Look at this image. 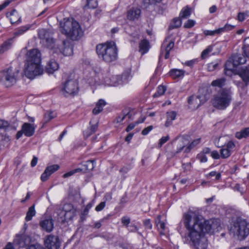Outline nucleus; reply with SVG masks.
Masks as SVG:
<instances>
[{
	"mask_svg": "<svg viewBox=\"0 0 249 249\" xmlns=\"http://www.w3.org/2000/svg\"><path fill=\"white\" fill-rule=\"evenodd\" d=\"M182 221L186 229L183 237L186 241L195 249H207L208 240L205 233L214 232L218 228L214 224L217 220L211 223L198 212L189 210L183 214Z\"/></svg>",
	"mask_w": 249,
	"mask_h": 249,
	"instance_id": "f257e3e1",
	"label": "nucleus"
},
{
	"mask_svg": "<svg viewBox=\"0 0 249 249\" xmlns=\"http://www.w3.org/2000/svg\"><path fill=\"white\" fill-rule=\"evenodd\" d=\"M60 25L62 33L73 40L79 39L83 35L80 24L72 18H64Z\"/></svg>",
	"mask_w": 249,
	"mask_h": 249,
	"instance_id": "f03ea898",
	"label": "nucleus"
},
{
	"mask_svg": "<svg viewBox=\"0 0 249 249\" xmlns=\"http://www.w3.org/2000/svg\"><path fill=\"white\" fill-rule=\"evenodd\" d=\"M96 51L98 57L107 62L114 61L117 58V47L113 41L97 45Z\"/></svg>",
	"mask_w": 249,
	"mask_h": 249,
	"instance_id": "7ed1b4c3",
	"label": "nucleus"
},
{
	"mask_svg": "<svg viewBox=\"0 0 249 249\" xmlns=\"http://www.w3.org/2000/svg\"><path fill=\"white\" fill-rule=\"evenodd\" d=\"M230 233L239 240H243L249 234V222L238 217L231 225Z\"/></svg>",
	"mask_w": 249,
	"mask_h": 249,
	"instance_id": "20e7f679",
	"label": "nucleus"
},
{
	"mask_svg": "<svg viewBox=\"0 0 249 249\" xmlns=\"http://www.w3.org/2000/svg\"><path fill=\"white\" fill-rule=\"evenodd\" d=\"M231 100V92L230 90L223 89L213 96L212 103L215 108L224 110L230 105Z\"/></svg>",
	"mask_w": 249,
	"mask_h": 249,
	"instance_id": "39448f33",
	"label": "nucleus"
},
{
	"mask_svg": "<svg viewBox=\"0 0 249 249\" xmlns=\"http://www.w3.org/2000/svg\"><path fill=\"white\" fill-rule=\"evenodd\" d=\"M19 71L12 67L4 68L0 71V81L6 87L14 85L18 79Z\"/></svg>",
	"mask_w": 249,
	"mask_h": 249,
	"instance_id": "423d86ee",
	"label": "nucleus"
},
{
	"mask_svg": "<svg viewBox=\"0 0 249 249\" xmlns=\"http://www.w3.org/2000/svg\"><path fill=\"white\" fill-rule=\"evenodd\" d=\"M24 73L28 78L32 79L36 76L42 74L43 69L40 65V63L26 62Z\"/></svg>",
	"mask_w": 249,
	"mask_h": 249,
	"instance_id": "0eeeda50",
	"label": "nucleus"
},
{
	"mask_svg": "<svg viewBox=\"0 0 249 249\" xmlns=\"http://www.w3.org/2000/svg\"><path fill=\"white\" fill-rule=\"evenodd\" d=\"M130 77V72H126L122 75H112L106 77L104 82L105 84L110 86H117L127 83Z\"/></svg>",
	"mask_w": 249,
	"mask_h": 249,
	"instance_id": "6e6552de",
	"label": "nucleus"
},
{
	"mask_svg": "<svg viewBox=\"0 0 249 249\" xmlns=\"http://www.w3.org/2000/svg\"><path fill=\"white\" fill-rule=\"evenodd\" d=\"M78 86L76 81L69 80L67 81L63 86L61 90V93L65 96L74 95L77 92Z\"/></svg>",
	"mask_w": 249,
	"mask_h": 249,
	"instance_id": "1a4fd4ad",
	"label": "nucleus"
},
{
	"mask_svg": "<svg viewBox=\"0 0 249 249\" xmlns=\"http://www.w3.org/2000/svg\"><path fill=\"white\" fill-rule=\"evenodd\" d=\"M231 59L232 61V64L233 67L231 68L230 65L231 62L229 61L226 63L225 69L227 70L232 71L234 70V67L237 66L241 64H245L247 61L246 57L242 54H235L232 55Z\"/></svg>",
	"mask_w": 249,
	"mask_h": 249,
	"instance_id": "9d476101",
	"label": "nucleus"
},
{
	"mask_svg": "<svg viewBox=\"0 0 249 249\" xmlns=\"http://www.w3.org/2000/svg\"><path fill=\"white\" fill-rule=\"evenodd\" d=\"M76 209L73 205L70 203L64 205L61 214L64 215V219L62 221L63 223L71 220L76 215Z\"/></svg>",
	"mask_w": 249,
	"mask_h": 249,
	"instance_id": "9b49d317",
	"label": "nucleus"
},
{
	"mask_svg": "<svg viewBox=\"0 0 249 249\" xmlns=\"http://www.w3.org/2000/svg\"><path fill=\"white\" fill-rule=\"evenodd\" d=\"M208 99L209 97L206 95L192 96L189 98L188 102L190 105V107L196 109L205 103Z\"/></svg>",
	"mask_w": 249,
	"mask_h": 249,
	"instance_id": "f8f14e48",
	"label": "nucleus"
},
{
	"mask_svg": "<svg viewBox=\"0 0 249 249\" xmlns=\"http://www.w3.org/2000/svg\"><path fill=\"white\" fill-rule=\"evenodd\" d=\"M45 245L48 249H59L60 243L57 236L50 234L45 240Z\"/></svg>",
	"mask_w": 249,
	"mask_h": 249,
	"instance_id": "ddd939ff",
	"label": "nucleus"
},
{
	"mask_svg": "<svg viewBox=\"0 0 249 249\" xmlns=\"http://www.w3.org/2000/svg\"><path fill=\"white\" fill-rule=\"evenodd\" d=\"M26 55V62L41 63V53L38 49L30 50Z\"/></svg>",
	"mask_w": 249,
	"mask_h": 249,
	"instance_id": "4468645a",
	"label": "nucleus"
},
{
	"mask_svg": "<svg viewBox=\"0 0 249 249\" xmlns=\"http://www.w3.org/2000/svg\"><path fill=\"white\" fill-rule=\"evenodd\" d=\"M235 145L234 143L231 141L227 142V143L222 146V148L220 149V156L223 159H226L229 157L231 153L234 150L235 148Z\"/></svg>",
	"mask_w": 249,
	"mask_h": 249,
	"instance_id": "2eb2a0df",
	"label": "nucleus"
},
{
	"mask_svg": "<svg viewBox=\"0 0 249 249\" xmlns=\"http://www.w3.org/2000/svg\"><path fill=\"white\" fill-rule=\"evenodd\" d=\"M59 168V166L58 164H53L47 166L41 176V180L42 181H46L49 178V177L58 170Z\"/></svg>",
	"mask_w": 249,
	"mask_h": 249,
	"instance_id": "dca6fc26",
	"label": "nucleus"
},
{
	"mask_svg": "<svg viewBox=\"0 0 249 249\" xmlns=\"http://www.w3.org/2000/svg\"><path fill=\"white\" fill-rule=\"evenodd\" d=\"M16 241L20 248H28L32 243L31 237L27 235L23 234L21 236H17Z\"/></svg>",
	"mask_w": 249,
	"mask_h": 249,
	"instance_id": "f3484780",
	"label": "nucleus"
},
{
	"mask_svg": "<svg viewBox=\"0 0 249 249\" xmlns=\"http://www.w3.org/2000/svg\"><path fill=\"white\" fill-rule=\"evenodd\" d=\"M39 225L43 230L48 232L52 231L53 229V220L50 217L41 220Z\"/></svg>",
	"mask_w": 249,
	"mask_h": 249,
	"instance_id": "a211bd4d",
	"label": "nucleus"
},
{
	"mask_svg": "<svg viewBox=\"0 0 249 249\" xmlns=\"http://www.w3.org/2000/svg\"><path fill=\"white\" fill-rule=\"evenodd\" d=\"M174 46V41H171L168 42L167 39H165V40L163 42L161 47V54L165 52V54L164 57L165 59H167L169 57L170 52L173 49Z\"/></svg>",
	"mask_w": 249,
	"mask_h": 249,
	"instance_id": "6ab92c4d",
	"label": "nucleus"
},
{
	"mask_svg": "<svg viewBox=\"0 0 249 249\" xmlns=\"http://www.w3.org/2000/svg\"><path fill=\"white\" fill-rule=\"evenodd\" d=\"M141 11L137 7H132L128 10L127 12V18L131 21L135 20L139 18L141 16Z\"/></svg>",
	"mask_w": 249,
	"mask_h": 249,
	"instance_id": "aec40b11",
	"label": "nucleus"
},
{
	"mask_svg": "<svg viewBox=\"0 0 249 249\" xmlns=\"http://www.w3.org/2000/svg\"><path fill=\"white\" fill-rule=\"evenodd\" d=\"M7 18H8L12 24H18L21 22V17H20L16 9H13L11 12L7 13Z\"/></svg>",
	"mask_w": 249,
	"mask_h": 249,
	"instance_id": "412c9836",
	"label": "nucleus"
},
{
	"mask_svg": "<svg viewBox=\"0 0 249 249\" xmlns=\"http://www.w3.org/2000/svg\"><path fill=\"white\" fill-rule=\"evenodd\" d=\"M63 46L59 48V49L61 53L64 55L69 56L72 54L73 49L71 46L68 40H64L62 43Z\"/></svg>",
	"mask_w": 249,
	"mask_h": 249,
	"instance_id": "4be33fe9",
	"label": "nucleus"
},
{
	"mask_svg": "<svg viewBox=\"0 0 249 249\" xmlns=\"http://www.w3.org/2000/svg\"><path fill=\"white\" fill-rule=\"evenodd\" d=\"M35 128L34 124L25 123L22 126V131L27 137L33 136L35 133Z\"/></svg>",
	"mask_w": 249,
	"mask_h": 249,
	"instance_id": "5701e85b",
	"label": "nucleus"
},
{
	"mask_svg": "<svg viewBox=\"0 0 249 249\" xmlns=\"http://www.w3.org/2000/svg\"><path fill=\"white\" fill-rule=\"evenodd\" d=\"M58 68V63L54 60L51 59L47 63L45 67V71L49 74H52L57 71Z\"/></svg>",
	"mask_w": 249,
	"mask_h": 249,
	"instance_id": "b1692460",
	"label": "nucleus"
},
{
	"mask_svg": "<svg viewBox=\"0 0 249 249\" xmlns=\"http://www.w3.org/2000/svg\"><path fill=\"white\" fill-rule=\"evenodd\" d=\"M169 74L173 79L182 78L185 74V71L183 70L173 69L170 71Z\"/></svg>",
	"mask_w": 249,
	"mask_h": 249,
	"instance_id": "393cba45",
	"label": "nucleus"
},
{
	"mask_svg": "<svg viewBox=\"0 0 249 249\" xmlns=\"http://www.w3.org/2000/svg\"><path fill=\"white\" fill-rule=\"evenodd\" d=\"M239 75L247 86L249 82V65L239 72Z\"/></svg>",
	"mask_w": 249,
	"mask_h": 249,
	"instance_id": "a878e982",
	"label": "nucleus"
},
{
	"mask_svg": "<svg viewBox=\"0 0 249 249\" xmlns=\"http://www.w3.org/2000/svg\"><path fill=\"white\" fill-rule=\"evenodd\" d=\"M13 43V38H10L4 41L0 46V55L11 48Z\"/></svg>",
	"mask_w": 249,
	"mask_h": 249,
	"instance_id": "bb28decb",
	"label": "nucleus"
},
{
	"mask_svg": "<svg viewBox=\"0 0 249 249\" xmlns=\"http://www.w3.org/2000/svg\"><path fill=\"white\" fill-rule=\"evenodd\" d=\"M106 105V102L103 99H100L96 104L95 107L92 110L93 114L96 115L100 113L103 109V107Z\"/></svg>",
	"mask_w": 249,
	"mask_h": 249,
	"instance_id": "cd10ccee",
	"label": "nucleus"
},
{
	"mask_svg": "<svg viewBox=\"0 0 249 249\" xmlns=\"http://www.w3.org/2000/svg\"><path fill=\"white\" fill-rule=\"evenodd\" d=\"M149 49V43L148 40L143 39L139 44V52L142 55L146 53Z\"/></svg>",
	"mask_w": 249,
	"mask_h": 249,
	"instance_id": "c85d7f7f",
	"label": "nucleus"
},
{
	"mask_svg": "<svg viewBox=\"0 0 249 249\" xmlns=\"http://www.w3.org/2000/svg\"><path fill=\"white\" fill-rule=\"evenodd\" d=\"M167 119L165 123V126L168 127L172 124V121L176 118L177 113L175 111H172L166 113Z\"/></svg>",
	"mask_w": 249,
	"mask_h": 249,
	"instance_id": "c756f323",
	"label": "nucleus"
},
{
	"mask_svg": "<svg viewBox=\"0 0 249 249\" xmlns=\"http://www.w3.org/2000/svg\"><path fill=\"white\" fill-rule=\"evenodd\" d=\"M95 160H89L84 162L82 163L83 168H81V172H85L87 171H90L92 170L94 168V162H95Z\"/></svg>",
	"mask_w": 249,
	"mask_h": 249,
	"instance_id": "7c9ffc66",
	"label": "nucleus"
},
{
	"mask_svg": "<svg viewBox=\"0 0 249 249\" xmlns=\"http://www.w3.org/2000/svg\"><path fill=\"white\" fill-rule=\"evenodd\" d=\"M83 3H86L84 6V9H95L98 6L97 0H82Z\"/></svg>",
	"mask_w": 249,
	"mask_h": 249,
	"instance_id": "2f4dec72",
	"label": "nucleus"
},
{
	"mask_svg": "<svg viewBox=\"0 0 249 249\" xmlns=\"http://www.w3.org/2000/svg\"><path fill=\"white\" fill-rule=\"evenodd\" d=\"M31 27L32 25L27 24L18 28L14 33V36H17L23 35L24 33L29 30Z\"/></svg>",
	"mask_w": 249,
	"mask_h": 249,
	"instance_id": "473e14b6",
	"label": "nucleus"
},
{
	"mask_svg": "<svg viewBox=\"0 0 249 249\" xmlns=\"http://www.w3.org/2000/svg\"><path fill=\"white\" fill-rule=\"evenodd\" d=\"M131 116V115L130 114L129 111L128 110H124L122 111V113L121 114H120L119 116H118L115 121L116 122V123H121L126 117H127L128 118H130Z\"/></svg>",
	"mask_w": 249,
	"mask_h": 249,
	"instance_id": "72a5a7b5",
	"label": "nucleus"
},
{
	"mask_svg": "<svg viewBox=\"0 0 249 249\" xmlns=\"http://www.w3.org/2000/svg\"><path fill=\"white\" fill-rule=\"evenodd\" d=\"M35 205L29 208L25 217V220L29 221L32 220L33 216L36 215V212L35 208Z\"/></svg>",
	"mask_w": 249,
	"mask_h": 249,
	"instance_id": "f704fd0d",
	"label": "nucleus"
},
{
	"mask_svg": "<svg viewBox=\"0 0 249 249\" xmlns=\"http://www.w3.org/2000/svg\"><path fill=\"white\" fill-rule=\"evenodd\" d=\"M16 127L10 125L7 121L0 120V130L4 129L5 131H7L11 129L16 130Z\"/></svg>",
	"mask_w": 249,
	"mask_h": 249,
	"instance_id": "c9c22d12",
	"label": "nucleus"
},
{
	"mask_svg": "<svg viewBox=\"0 0 249 249\" xmlns=\"http://www.w3.org/2000/svg\"><path fill=\"white\" fill-rule=\"evenodd\" d=\"M249 136V127L245 128L240 131L237 132L235 133V137L238 139H241L243 138H246Z\"/></svg>",
	"mask_w": 249,
	"mask_h": 249,
	"instance_id": "e433bc0d",
	"label": "nucleus"
},
{
	"mask_svg": "<svg viewBox=\"0 0 249 249\" xmlns=\"http://www.w3.org/2000/svg\"><path fill=\"white\" fill-rule=\"evenodd\" d=\"M97 127L96 124L91 125L84 132V136L86 138H88L96 131Z\"/></svg>",
	"mask_w": 249,
	"mask_h": 249,
	"instance_id": "4c0bfd02",
	"label": "nucleus"
},
{
	"mask_svg": "<svg viewBox=\"0 0 249 249\" xmlns=\"http://www.w3.org/2000/svg\"><path fill=\"white\" fill-rule=\"evenodd\" d=\"M181 25V20L178 18H174L172 22L171 23L169 29L172 30L175 28H177L180 27Z\"/></svg>",
	"mask_w": 249,
	"mask_h": 249,
	"instance_id": "58836bf2",
	"label": "nucleus"
},
{
	"mask_svg": "<svg viewBox=\"0 0 249 249\" xmlns=\"http://www.w3.org/2000/svg\"><path fill=\"white\" fill-rule=\"evenodd\" d=\"M162 0H142V6L148 8L150 5H155L157 3L160 2Z\"/></svg>",
	"mask_w": 249,
	"mask_h": 249,
	"instance_id": "ea45409f",
	"label": "nucleus"
},
{
	"mask_svg": "<svg viewBox=\"0 0 249 249\" xmlns=\"http://www.w3.org/2000/svg\"><path fill=\"white\" fill-rule=\"evenodd\" d=\"M38 35L39 38L42 40H45L50 36L49 32L45 29L39 30Z\"/></svg>",
	"mask_w": 249,
	"mask_h": 249,
	"instance_id": "a19ab883",
	"label": "nucleus"
},
{
	"mask_svg": "<svg viewBox=\"0 0 249 249\" xmlns=\"http://www.w3.org/2000/svg\"><path fill=\"white\" fill-rule=\"evenodd\" d=\"M56 117V114L53 111L47 112L44 115V122L47 123Z\"/></svg>",
	"mask_w": 249,
	"mask_h": 249,
	"instance_id": "79ce46f5",
	"label": "nucleus"
},
{
	"mask_svg": "<svg viewBox=\"0 0 249 249\" xmlns=\"http://www.w3.org/2000/svg\"><path fill=\"white\" fill-rule=\"evenodd\" d=\"M225 79L224 78H221L213 80L212 82V86L214 87H222L224 85Z\"/></svg>",
	"mask_w": 249,
	"mask_h": 249,
	"instance_id": "37998d69",
	"label": "nucleus"
},
{
	"mask_svg": "<svg viewBox=\"0 0 249 249\" xmlns=\"http://www.w3.org/2000/svg\"><path fill=\"white\" fill-rule=\"evenodd\" d=\"M191 14V9L188 7H186L181 10L180 13V16L183 18H185L189 17Z\"/></svg>",
	"mask_w": 249,
	"mask_h": 249,
	"instance_id": "c03bdc74",
	"label": "nucleus"
},
{
	"mask_svg": "<svg viewBox=\"0 0 249 249\" xmlns=\"http://www.w3.org/2000/svg\"><path fill=\"white\" fill-rule=\"evenodd\" d=\"M235 27L234 25H232L229 24H226L223 27L219 28V31L220 34L232 30Z\"/></svg>",
	"mask_w": 249,
	"mask_h": 249,
	"instance_id": "a18cd8bd",
	"label": "nucleus"
},
{
	"mask_svg": "<svg viewBox=\"0 0 249 249\" xmlns=\"http://www.w3.org/2000/svg\"><path fill=\"white\" fill-rule=\"evenodd\" d=\"M200 142V138L195 140L191 142V143L188 146L185 148L184 152L186 153L189 152L191 149L195 146H196L197 144H198Z\"/></svg>",
	"mask_w": 249,
	"mask_h": 249,
	"instance_id": "49530a36",
	"label": "nucleus"
},
{
	"mask_svg": "<svg viewBox=\"0 0 249 249\" xmlns=\"http://www.w3.org/2000/svg\"><path fill=\"white\" fill-rule=\"evenodd\" d=\"M219 66V62L217 61L213 62L208 64L207 69L209 71H213L216 70Z\"/></svg>",
	"mask_w": 249,
	"mask_h": 249,
	"instance_id": "de8ad7c7",
	"label": "nucleus"
},
{
	"mask_svg": "<svg viewBox=\"0 0 249 249\" xmlns=\"http://www.w3.org/2000/svg\"><path fill=\"white\" fill-rule=\"evenodd\" d=\"M205 36H214L216 35H220L219 28L215 30H205L203 32Z\"/></svg>",
	"mask_w": 249,
	"mask_h": 249,
	"instance_id": "09e8293b",
	"label": "nucleus"
},
{
	"mask_svg": "<svg viewBox=\"0 0 249 249\" xmlns=\"http://www.w3.org/2000/svg\"><path fill=\"white\" fill-rule=\"evenodd\" d=\"M44 40H45L46 45H47L48 47L50 48L51 49L54 48V39L52 37L50 36Z\"/></svg>",
	"mask_w": 249,
	"mask_h": 249,
	"instance_id": "8fccbe9b",
	"label": "nucleus"
},
{
	"mask_svg": "<svg viewBox=\"0 0 249 249\" xmlns=\"http://www.w3.org/2000/svg\"><path fill=\"white\" fill-rule=\"evenodd\" d=\"M81 170L82 169H81V168H76L74 170H71V171H69V172L64 174L63 175V177L64 178H67L70 177L72 176L73 175H74L76 173L81 172Z\"/></svg>",
	"mask_w": 249,
	"mask_h": 249,
	"instance_id": "3c124183",
	"label": "nucleus"
},
{
	"mask_svg": "<svg viewBox=\"0 0 249 249\" xmlns=\"http://www.w3.org/2000/svg\"><path fill=\"white\" fill-rule=\"evenodd\" d=\"M213 47L211 46H208L206 49L203 50V51L201 53V57L203 59L205 58L208 54L212 51Z\"/></svg>",
	"mask_w": 249,
	"mask_h": 249,
	"instance_id": "603ef678",
	"label": "nucleus"
},
{
	"mask_svg": "<svg viewBox=\"0 0 249 249\" xmlns=\"http://www.w3.org/2000/svg\"><path fill=\"white\" fill-rule=\"evenodd\" d=\"M166 90V88L165 86L160 85L158 87L157 93L154 94V96H157V94L159 95H163Z\"/></svg>",
	"mask_w": 249,
	"mask_h": 249,
	"instance_id": "864d4df0",
	"label": "nucleus"
},
{
	"mask_svg": "<svg viewBox=\"0 0 249 249\" xmlns=\"http://www.w3.org/2000/svg\"><path fill=\"white\" fill-rule=\"evenodd\" d=\"M242 49L244 55L246 57H249V45L247 44H244Z\"/></svg>",
	"mask_w": 249,
	"mask_h": 249,
	"instance_id": "5fc2aeb1",
	"label": "nucleus"
},
{
	"mask_svg": "<svg viewBox=\"0 0 249 249\" xmlns=\"http://www.w3.org/2000/svg\"><path fill=\"white\" fill-rule=\"evenodd\" d=\"M27 249H44V248L40 244L37 243H33L32 242Z\"/></svg>",
	"mask_w": 249,
	"mask_h": 249,
	"instance_id": "6e6d98bb",
	"label": "nucleus"
},
{
	"mask_svg": "<svg viewBox=\"0 0 249 249\" xmlns=\"http://www.w3.org/2000/svg\"><path fill=\"white\" fill-rule=\"evenodd\" d=\"M197 158L201 162H206L207 161V158L206 155L203 153H200L197 155Z\"/></svg>",
	"mask_w": 249,
	"mask_h": 249,
	"instance_id": "4d7b16f0",
	"label": "nucleus"
},
{
	"mask_svg": "<svg viewBox=\"0 0 249 249\" xmlns=\"http://www.w3.org/2000/svg\"><path fill=\"white\" fill-rule=\"evenodd\" d=\"M143 224L146 229L151 230L152 228V225L149 219L144 220L143 221Z\"/></svg>",
	"mask_w": 249,
	"mask_h": 249,
	"instance_id": "13d9d810",
	"label": "nucleus"
},
{
	"mask_svg": "<svg viewBox=\"0 0 249 249\" xmlns=\"http://www.w3.org/2000/svg\"><path fill=\"white\" fill-rule=\"evenodd\" d=\"M169 139V136L168 135L164 137H162L159 141V145L160 147L162 145L167 142Z\"/></svg>",
	"mask_w": 249,
	"mask_h": 249,
	"instance_id": "bf43d9fd",
	"label": "nucleus"
},
{
	"mask_svg": "<svg viewBox=\"0 0 249 249\" xmlns=\"http://www.w3.org/2000/svg\"><path fill=\"white\" fill-rule=\"evenodd\" d=\"M184 148V146H182L178 148L176 152L168 153V157L172 158V157L176 156L177 154L181 152L183 149Z\"/></svg>",
	"mask_w": 249,
	"mask_h": 249,
	"instance_id": "052dcab7",
	"label": "nucleus"
},
{
	"mask_svg": "<svg viewBox=\"0 0 249 249\" xmlns=\"http://www.w3.org/2000/svg\"><path fill=\"white\" fill-rule=\"evenodd\" d=\"M13 0H5L2 4L0 5V12L8 6Z\"/></svg>",
	"mask_w": 249,
	"mask_h": 249,
	"instance_id": "680f3d73",
	"label": "nucleus"
},
{
	"mask_svg": "<svg viewBox=\"0 0 249 249\" xmlns=\"http://www.w3.org/2000/svg\"><path fill=\"white\" fill-rule=\"evenodd\" d=\"M195 22L192 19H189L184 24V27L190 28L194 26Z\"/></svg>",
	"mask_w": 249,
	"mask_h": 249,
	"instance_id": "e2e57ef3",
	"label": "nucleus"
},
{
	"mask_svg": "<svg viewBox=\"0 0 249 249\" xmlns=\"http://www.w3.org/2000/svg\"><path fill=\"white\" fill-rule=\"evenodd\" d=\"M121 221L122 224H123L124 225L128 226V224L130 222V219L127 216H123L122 218Z\"/></svg>",
	"mask_w": 249,
	"mask_h": 249,
	"instance_id": "0e129e2a",
	"label": "nucleus"
},
{
	"mask_svg": "<svg viewBox=\"0 0 249 249\" xmlns=\"http://www.w3.org/2000/svg\"><path fill=\"white\" fill-rule=\"evenodd\" d=\"M92 207V204L91 203H89L87 205L84 210L82 211V213H83V215H88L89 213V210Z\"/></svg>",
	"mask_w": 249,
	"mask_h": 249,
	"instance_id": "69168bd1",
	"label": "nucleus"
},
{
	"mask_svg": "<svg viewBox=\"0 0 249 249\" xmlns=\"http://www.w3.org/2000/svg\"><path fill=\"white\" fill-rule=\"evenodd\" d=\"M106 206V202L103 201L99 203L95 208V210L97 212L102 210Z\"/></svg>",
	"mask_w": 249,
	"mask_h": 249,
	"instance_id": "338daca9",
	"label": "nucleus"
},
{
	"mask_svg": "<svg viewBox=\"0 0 249 249\" xmlns=\"http://www.w3.org/2000/svg\"><path fill=\"white\" fill-rule=\"evenodd\" d=\"M246 14L239 12L237 16V19L239 21L242 22L245 19Z\"/></svg>",
	"mask_w": 249,
	"mask_h": 249,
	"instance_id": "774afa93",
	"label": "nucleus"
}]
</instances>
